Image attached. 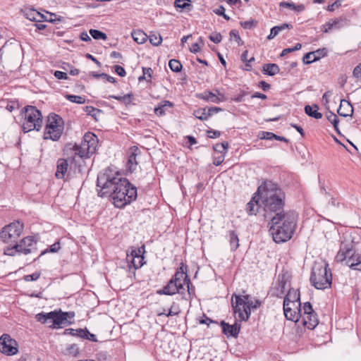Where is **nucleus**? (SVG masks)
<instances>
[{"instance_id": "1", "label": "nucleus", "mask_w": 361, "mask_h": 361, "mask_svg": "<svg viewBox=\"0 0 361 361\" xmlns=\"http://www.w3.org/2000/svg\"><path fill=\"white\" fill-rule=\"evenodd\" d=\"M96 185L97 195L111 197L117 208H124L137 197V188L119 172L114 173L110 167L98 173Z\"/></svg>"}, {"instance_id": "2", "label": "nucleus", "mask_w": 361, "mask_h": 361, "mask_svg": "<svg viewBox=\"0 0 361 361\" xmlns=\"http://www.w3.org/2000/svg\"><path fill=\"white\" fill-rule=\"evenodd\" d=\"M264 205V210L268 215H276L277 214H286L284 207L286 205V193L276 183L269 180H265L257 188V193H260Z\"/></svg>"}, {"instance_id": "3", "label": "nucleus", "mask_w": 361, "mask_h": 361, "mask_svg": "<svg viewBox=\"0 0 361 361\" xmlns=\"http://www.w3.org/2000/svg\"><path fill=\"white\" fill-rule=\"evenodd\" d=\"M298 215L293 211H287L286 214H277L271 216L269 233L276 243H282L290 240L296 230Z\"/></svg>"}, {"instance_id": "4", "label": "nucleus", "mask_w": 361, "mask_h": 361, "mask_svg": "<svg viewBox=\"0 0 361 361\" xmlns=\"http://www.w3.org/2000/svg\"><path fill=\"white\" fill-rule=\"evenodd\" d=\"M98 143V138L97 135L92 132H87L85 133L81 145H79L76 143H67L63 148L65 154L69 155L72 152L74 156L71 157V163L75 161V156H79L80 158L89 157V154H93Z\"/></svg>"}, {"instance_id": "5", "label": "nucleus", "mask_w": 361, "mask_h": 361, "mask_svg": "<svg viewBox=\"0 0 361 361\" xmlns=\"http://www.w3.org/2000/svg\"><path fill=\"white\" fill-rule=\"evenodd\" d=\"M310 281L316 289L324 290L330 288L332 283V274L329 264L315 263L311 271Z\"/></svg>"}, {"instance_id": "6", "label": "nucleus", "mask_w": 361, "mask_h": 361, "mask_svg": "<svg viewBox=\"0 0 361 361\" xmlns=\"http://www.w3.org/2000/svg\"><path fill=\"white\" fill-rule=\"evenodd\" d=\"M20 115L25 119L22 126L24 133H28L33 130L39 131L42 129L43 118L42 112L36 106L27 105L21 109Z\"/></svg>"}, {"instance_id": "7", "label": "nucleus", "mask_w": 361, "mask_h": 361, "mask_svg": "<svg viewBox=\"0 0 361 361\" xmlns=\"http://www.w3.org/2000/svg\"><path fill=\"white\" fill-rule=\"evenodd\" d=\"M63 130L64 121L62 117L55 113H50L47 116L43 137L44 140L58 141Z\"/></svg>"}, {"instance_id": "8", "label": "nucleus", "mask_w": 361, "mask_h": 361, "mask_svg": "<svg viewBox=\"0 0 361 361\" xmlns=\"http://www.w3.org/2000/svg\"><path fill=\"white\" fill-rule=\"evenodd\" d=\"M250 301H245L240 295L233 294L231 305L235 314H238L240 322H247L251 315Z\"/></svg>"}, {"instance_id": "9", "label": "nucleus", "mask_w": 361, "mask_h": 361, "mask_svg": "<svg viewBox=\"0 0 361 361\" xmlns=\"http://www.w3.org/2000/svg\"><path fill=\"white\" fill-rule=\"evenodd\" d=\"M302 324L308 329H314L319 324L317 314L310 302L304 303L302 309Z\"/></svg>"}, {"instance_id": "10", "label": "nucleus", "mask_w": 361, "mask_h": 361, "mask_svg": "<svg viewBox=\"0 0 361 361\" xmlns=\"http://www.w3.org/2000/svg\"><path fill=\"white\" fill-rule=\"evenodd\" d=\"M0 353L7 356L15 355L18 353V342L8 334L0 336Z\"/></svg>"}, {"instance_id": "11", "label": "nucleus", "mask_w": 361, "mask_h": 361, "mask_svg": "<svg viewBox=\"0 0 361 361\" xmlns=\"http://www.w3.org/2000/svg\"><path fill=\"white\" fill-rule=\"evenodd\" d=\"M179 293L182 296V299L188 300L185 295V288H183V284L181 283H176L172 280H169L167 283L163 286L162 288L157 290V294L159 295H173Z\"/></svg>"}, {"instance_id": "12", "label": "nucleus", "mask_w": 361, "mask_h": 361, "mask_svg": "<svg viewBox=\"0 0 361 361\" xmlns=\"http://www.w3.org/2000/svg\"><path fill=\"white\" fill-rule=\"evenodd\" d=\"M130 263L133 264L134 269L141 268L145 264L144 254L145 252V246L143 244L141 247L137 248L130 247Z\"/></svg>"}, {"instance_id": "13", "label": "nucleus", "mask_w": 361, "mask_h": 361, "mask_svg": "<svg viewBox=\"0 0 361 361\" xmlns=\"http://www.w3.org/2000/svg\"><path fill=\"white\" fill-rule=\"evenodd\" d=\"M37 240L34 236L28 235L21 239L18 245H20V253L24 255H28L33 252H36L37 248Z\"/></svg>"}, {"instance_id": "14", "label": "nucleus", "mask_w": 361, "mask_h": 361, "mask_svg": "<svg viewBox=\"0 0 361 361\" xmlns=\"http://www.w3.org/2000/svg\"><path fill=\"white\" fill-rule=\"evenodd\" d=\"M240 319L236 320L233 324H229L224 320L221 321L219 323L220 326L222 329V333L226 335L228 338L233 337L237 338L240 331L241 324Z\"/></svg>"}, {"instance_id": "15", "label": "nucleus", "mask_w": 361, "mask_h": 361, "mask_svg": "<svg viewBox=\"0 0 361 361\" xmlns=\"http://www.w3.org/2000/svg\"><path fill=\"white\" fill-rule=\"evenodd\" d=\"M291 276L288 271H283L278 276L277 287L276 296L283 298L286 290V286L290 283Z\"/></svg>"}, {"instance_id": "16", "label": "nucleus", "mask_w": 361, "mask_h": 361, "mask_svg": "<svg viewBox=\"0 0 361 361\" xmlns=\"http://www.w3.org/2000/svg\"><path fill=\"white\" fill-rule=\"evenodd\" d=\"M215 91L217 92L218 95L209 90H205L202 93L196 94V97L205 102L214 104H219L226 100L223 94L220 93L218 90H215Z\"/></svg>"}, {"instance_id": "17", "label": "nucleus", "mask_w": 361, "mask_h": 361, "mask_svg": "<svg viewBox=\"0 0 361 361\" xmlns=\"http://www.w3.org/2000/svg\"><path fill=\"white\" fill-rule=\"evenodd\" d=\"M327 53L328 51L326 48L318 49L316 51L306 53L302 57V62L305 64H310L326 56Z\"/></svg>"}, {"instance_id": "18", "label": "nucleus", "mask_w": 361, "mask_h": 361, "mask_svg": "<svg viewBox=\"0 0 361 361\" xmlns=\"http://www.w3.org/2000/svg\"><path fill=\"white\" fill-rule=\"evenodd\" d=\"M128 154L127 167L129 171L132 173L138 164L137 157L141 154V151L137 146L134 145L129 148Z\"/></svg>"}, {"instance_id": "19", "label": "nucleus", "mask_w": 361, "mask_h": 361, "mask_svg": "<svg viewBox=\"0 0 361 361\" xmlns=\"http://www.w3.org/2000/svg\"><path fill=\"white\" fill-rule=\"evenodd\" d=\"M349 255L345 264L352 270L361 271V253L357 252L352 245V252Z\"/></svg>"}, {"instance_id": "20", "label": "nucleus", "mask_w": 361, "mask_h": 361, "mask_svg": "<svg viewBox=\"0 0 361 361\" xmlns=\"http://www.w3.org/2000/svg\"><path fill=\"white\" fill-rule=\"evenodd\" d=\"M290 304L293 306L301 307L300 292L293 288H289L283 300V306L290 305Z\"/></svg>"}, {"instance_id": "21", "label": "nucleus", "mask_w": 361, "mask_h": 361, "mask_svg": "<svg viewBox=\"0 0 361 361\" xmlns=\"http://www.w3.org/2000/svg\"><path fill=\"white\" fill-rule=\"evenodd\" d=\"M295 310H293L290 305L283 306V312L286 319L298 322L302 317V308L300 306H293Z\"/></svg>"}, {"instance_id": "22", "label": "nucleus", "mask_w": 361, "mask_h": 361, "mask_svg": "<svg viewBox=\"0 0 361 361\" xmlns=\"http://www.w3.org/2000/svg\"><path fill=\"white\" fill-rule=\"evenodd\" d=\"M353 241L350 243L345 242H341L340 249L336 255V260L338 262H347L350 252H352V244Z\"/></svg>"}, {"instance_id": "23", "label": "nucleus", "mask_w": 361, "mask_h": 361, "mask_svg": "<svg viewBox=\"0 0 361 361\" xmlns=\"http://www.w3.org/2000/svg\"><path fill=\"white\" fill-rule=\"evenodd\" d=\"M24 226L20 221H14L6 226V229L11 233V237L13 238V242L21 235Z\"/></svg>"}, {"instance_id": "24", "label": "nucleus", "mask_w": 361, "mask_h": 361, "mask_svg": "<svg viewBox=\"0 0 361 361\" xmlns=\"http://www.w3.org/2000/svg\"><path fill=\"white\" fill-rule=\"evenodd\" d=\"M56 310L51 311L49 312H41L35 315V319L38 322L41 324H47L48 322L54 324L55 321Z\"/></svg>"}, {"instance_id": "25", "label": "nucleus", "mask_w": 361, "mask_h": 361, "mask_svg": "<svg viewBox=\"0 0 361 361\" xmlns=\"http://www.w3.org/2000/svg\"><path fill=\"white\" fill-rule=\"evenodd\" d=\"M337 112L339 116L343 117H347L352 116L353 114V107L350 102L345 99H341L340 106L338 107Z\"/></svg>"}, {"instance_id": "26", "label": "nucleus", "mask_w": 361, "mask_h": 361, "mask_svg": "<svg viewBox=\"0 0 361 361\" xmlns=\"http://www.w3.org/2000/svg\"><path fill=\"white\" fill-rule=\"evenodd\" d=\"M68 167V162L66 159H59L56 164V171L55 176L58 179H62L64 178Z\"/></svg>"}, {"instance_id": "27", "label": "nucleus", "mask_w": 361, "mask_h": 361, "mask_svg": "<svg viewBox=\"0 0 361 361\" xmlns=\"http://www.w3.org/2000/svg\"><path fill=\"white\" fill-rule=\"evenodd\" d=\"M64 326H66V324L63 317V311L61 310V309H58L56 310V317L54 324H51L49 326V328H51V329H57L63 328Z\"/></svg>"}, {"instance_id": "28", "label": "nucleus", "mask_w": 361, "mask_h": 361, "mask_svg": "<svg viewBox=\"0 0 361 361\" xmlns=\"http://www.w3.org/2000/svg\"><path fill=\"white\" fill-rule=\"evenodd\" d=\"M261 71L264 75L274 76L280 72V68L276 63H264Z\"/></svg>"}, {"instance_id": "29", "label": "nucleus", "mask_w": 361, "mask_h": 361, "mask_svg": "<svg viewBox=\"0 0 361 361\" xmlns=\"http://www.w3.org/2000/svg\"><path fill=\"white\" fill-rule=\"evenodd\" d=\"M305 113L310 117L320 119L322 118V114L319 112V106L317 104L306 105L304 108Z\"/></svg>"}, {"instance_id": "30", "label": "nucleus", "mask_w": 361, "mask_h": 361, "mask_svg": "<svg viewBox=\"0 0 361 361\" xmlns=\"http://www.w3.org/2000/svg\"><path fill=\"white\" fill-rule=\"evenodd\" d=\"M173 106V104L168 100H164L160 102L157 106L154 108V113L158 116H163L166 115V110L168 108Z\"/></svg>"}, {"instance_id": "31", "label": "nucleus", "mask_w": 361, "mask_h": 361, "mask_svg": "<svg viewBox=\"0 0 361 361\" xmlns=\"http://www.w3.org/2000/svg\"><path fill=\"white\" fill-rule=\"evenodd\" d=\"M286 28L292 29L293 25L290 23H283L280 25L274 26L271 29L269 35L267 36V39L271 40L274 39L281 31Z\"/></svg>"}, {"instance_id": "32", "label": "nucleus", "mask_w": 361, "mask_h": 361, "mask_svg": "<svg viewBox=\"0 0 361 361\" xmlns=\"http://www.w3.org/2000/svg\"><path fill=\"white\" fill-rule=\"evenodd\" d=\"M25 17L33 22H42V18H44L43 14H41L35 9H28L25 11Z\"/></svg>"}, {"instance_id": "33", "label": "nucleus", "mask_w": 361, "mask_h": 361, "mask_svg": "<svg viewBox=\"0 0 361 361\" xmlns=\"http://www.w3.org/2000/svg\"><path fill=\"white\" fill-rule=\"evenodd\" d=\"M131 35L134 41L140 44L145 43L148 38V36L140 30L133 31Z\"/></svg>"}, {"instance_id": "34", "label": "nucleus", "mask_w": 361, "mask_h": 361, "mask_svg": "<svg viewBox=\"0 0 361 361\" xmlns=\"http://www.w3.org/2000/svg\"><path fill=\"white\" fill-rule=\"evenodd\" d=\"M229 243L231 251H235L239 247V238L235 231H229Z\"/></svg>"}, {"instance_id": "35", "label": "nucleus", "mask_w": 361, "mask_h": 361, "mask_svg": "<svg viewBox=\"0 0 361 361\" xmlns=\"http://www.w3.org/2000/svg\"><path fill=\"white\" fill-rule=\"evenodd\" d=\"M61 249V243H60V240H58L56 242H55L54 244H52L51 245L49 246L47 249L44 250L43 251H42V252L40 253V255L38 256V257L34 259V262L36 261L37 259H38L40 257L49 253V252H51V253H56L59 250Z\"/></svg>"}, {"instance_id": "36", "label": "nucleus", "mask_w": 361, "mask_h": 361, "mask_svg": "<svg viewBox=\"0 0 361 361\" xmlns=\"http://www.w3.org/2000/svg\"><path fill=\"white\" fill-rule=\"evenodd\" d=\"M63 353L66 355H71L77 357L80 354V348L78 345L73 343L66 347Z\"/></svg>"}, {"instance_id": "37", "label": "nucleus", "mask_w": 361, "mask_h": 361, "mask_svg": "<svg viewBox=\"0 0 361 361\" xmlns=\"http://www.w3.org/2000/svg\"><path fill=\"white\" fill-rule=\"evenodd\" d=\"M173 6L176 9L181 11L186 9L190 11L192 7L190 0H175Z\"/></svg>"}, {"instance_id": "38", "label": "nucleus", "mask_w": 361, "mask_h": 361, "mask_svg": "<svg viewBox=\"0 0 361 361\" xmlns=\"http://www.w3.org/2000/svg\"><path fill=\"white\" fill-rule=\"evenodd\" d=\"M334 29H340L349 24L350 20L344 16L336 18L331 20Z\"/></svg>"}, {"instance_id": "39", "label": "nucleus", "mask_w": 361, "mask_h": 361, "mask_svg": "<svg viewBox=\"0 0 361 361\" xmlns=\"http://www.w3.org/2000/svg\"><path fill=\"white\" fill-rule=\"evenodd\" d=\"M20 245H18V242L16 241V243L13 246H7L4 250V254L8 256H14L16 254H21L20 253Z\"/></svg>"}, {"instance_id": "40", "label": "nucleus", "mask_w": 361, "mask_h": 361, "mask_svg": "<svg viewBox=\"0 0 361 361\" xmlns=\"http://www.w3.org/2000/svg\"><path fill=\"white\" fill-rule=\"evenodd\" d=\"M3 102H6L5 109L9 112L17 110L20 107V104L16 99L3 100Z\"/></svg>"}, {"instance_id": "41", "label": "nucleus", "mask_w": 361, "mask_h": 361, "mask_svg": "<svg viewBox=\"0 0 361 361\" xmlns=\"http://www.w3.org/2000/svg\"><path fill=\"white\" fill-rule=\"evenodd\" d=\"M193 115L200 121H207L209 118L207 116V107L198 108L194 110Z\"/></svg>"}, {"instance_id": "42", "label": "nucleus", "mask_w": 361, "mask_h": 361, "mask_svg": "<svg viewBox=\"0 0 361 361\" xmlns=\"http://www.w3.org/2000/svg\"><path fill=\"white\" fill-rule=\"evenodd\" d=\"M65 98L68 100L69 102H71L73 103H76L78 104H82L85 103V97L82 96H78L74 94H67L65 95Z\"/></svg>"}, {"instance_id": "43", "label": "nucleus", "mask_w": 361, "mask_h": 361, "mask_svg": "<svg viewBox=\"0 0 361 361\" xmlns=\"http://www.w3.org/2000/svg\"><path fill=\"white\" fill-rule=\"evenodd\" d=\"M81 333L82 334L80 338L88 340L92 342L98 341L96 335L90 333L87 327L83 328L82 331Z\"/></svg>"}, {"instance_id": "44", "label": "nucleus", "mask_w": 361, "mask_h": 361, "mask_svg": "<svg viewBox=\"0 0 361 361\" xmlns=\"http://www.w3.org/2000/svg\"><path fill=\"white\" fill-rule=\"evenodd\" d=\"M170 69L175 73H179L183 68V66L178 60L171 59L169 62Z\"/></svg>"}, {"instance_id": "45", "label": "nucleus", "mask_w": 361, "mask_h": 361, "mask_svg": "<svg viewBox=\"0 0 361 361\" xmlns=\"http://www.w3.org/2000/svg\"><path fill=\"white\" fill-rule=\"evenodd\" d=\"M228 148V142H223L221 143H217L213 146V149L219 153L225 154L227 152V149Z\"/></svg>"}, {"instance_id": "46", "label": "nucleus", "mask_w": 361, "mask_h": 361, "mask_svg": "<svg viewBox=\"0 0 361 361\" xmlns=\"http://www.w3.org/2000/svg\"><path fill=\"white\" fill-rule=\"evenodd\" d=\"M89 32H90V35L94 39L106 40L107 39V36H106V33L103 32L101 30H95V29H90Z\"/></svg>"}, {"instance_id": "47", "label": "nucleus", "mask_w": 361, "mask_h": 361, "mask_svg": "<svg viewBox=\"0 0 361 361\" xmlns=\"http://www.w3.org/2000/svg\"><path fill=\"white\" fill-rule=\"evenodd\" d=\"M148 38L153 46H159L162 42V37L160 34L151 32Z\"/></svg>"}, {"instance_id": "48", "label": "nucleus", "mask_w": 361, "mask_h": 361, "mask_svg": "<svg viewBox=\"0 0 361 361\" xmlns=\"http://www.w3.org/2000/svg\"><path fill=\"white\" fill-rule=\"evenodd\" d=\"M326 118H327V120L331 123H332V125L334 126V129L336 131L338 132V123H339V119L338 118L334 112L329 111V114H327V116H326Z\"/></svg>"}, {"instance_id": "49", "label": "nucleus", "mask_w": 361, "mask_h": 361, "mask_svg": "<svg viewBox=\"0 0 361 361\" xmlns=\"http://www.w3.org/2000/svg\"><path fill=\"white\" fill-rule=\"evenodd\" d=\"M0 238L4 243H8L9 241L13 242V238L11 237V233L6 229V226L2 228L0 231Z\"/></svg>"}, {"instance_id": "50", "label": "nucleus", "mask_w": 361, "mask_h": 361, "mask_svg": "<svg viewBox=\"0 0 361 361\" xmlns=\"http://www.w3.org/2000/svg\"><path fill=\"white\" fill-rule=\"evenodd\" d=\"M245 209L248 215H256L258 212L259 207H256L255 204L253 203V201H249L246 204Z\"/></svg>"}, {"instance_id": "51", "label": "nucleus", "mask_w": 361, "mask_h": 361, "mask_svg": "<svg viewBox=\"0 0 361 361\" xmlns=\"http://www.w3.org/2000/svg\"><path fill=\"white\" fill-rule=\"evenodd\" d=\"M82 328H79V329H76L69 328V329H66L63 331V335H71L72 336L80 338L82 333H80V332H82Z\"/></svg>"}, {"instance_id": "52", "label": "nucleus", "mask_w": 361, "mask_h": 361, "mask_svg": "<svg viewBox=\"0 0 361 361\" xmlns=\"http://www.w3.org/2000/svg\"><path fill=\"white\" fill-rule=\"evenodd\" d=\"M134 99L135 96L133 94V92H130L123 95V104H124L125 106L127 107H128L130 105H135V103H133Z\"/></svg>"}, {"instance_id": "53", "label": "nucleus", "mask_w": 361, "mask_h": 361, "mask_svg": "<svg viewBox=\"0 0 361 361\" xmlns=\"http://www.w3.org/2000/svg\"><path fill=\"white\" fill-rule=\"evenodd\" d=\"M257 21L254 19H250L246 21H240V25L246 30H251L257 26Z\"/></svg>"}, {"instance_id": "54", "label": "nucleus", "mask_w": 361, "mask_h": 361, "mask_svg": "<svg viewBox=\"0 0 361 361\" xmlns=\"http://www.w3.org/2000/svg\"><path fill=\"white\" fill-rule=\"evenodd\" d=\"M249 94V92L245 90H240L239 94L234 97L231 98V101L235 102L237 103L242 102L244 101V97Z\"/></svg>"}, {"instance_id": "55", "label": "nucleus", "mask_w": 361, "mask_h": 361, "mask_svg": "<svg viewBox=\"0 0 361 361\" xmlns=\"http://www.w3.org/2000/svg\"><path fill=\"white\" fill-rule=\"evenodd\" d=\"M63 317L66 322V326L71 325L74 323V321H71L70 319H72L75 317V313L73 311H69V312H63Z\"/></svg>"}, {"instance_id": "56", "label": "nucleus", "mask_w": 361, "mask_h": 361, "mask_svg": "<svg viewBox=\"0 0 361 361\" xmlns=\"http://www.w3.org/2000/svg\"><path fill=\"white\" fill-rule=\"evenodd\" d=\"M180 312V309L178 305L176 304L173 302L171 305V308L169 310L168 312L166 314V317H172L175 315H178Z\"/></svg>"}, {"instance_id": "57", "label": "nucleus", "mask_w": 361, "mask_h": 361, "mask_svg": "<svg viewBox=\"0 0 361 361\" xmlns=\"http://www.w3.org/2000/svg\"><path fill=\"white\" fill-rule=\"evenodd\" d=\"M84 111L87 113V115L91 116L95 120H97L95 112H97V113H99V114L102 112V110L94 108V107L91 106H86L84 108Z\"/></svg>"}, {"instance_id": "58", "label": "nucleus", "mask_w": 361, "mask_h": 361, "mask_svg": "<svg viewBox=\"0 0 361 361\" xmlns=\"http://www.w3.org/2000/svg\"><path fill=\"white\" fill-rule=\"evenodd\" d=\"M229 35L231 39L232 37L234 38V40L238 43V46H241L243 44V41L239 35V32L237 30H231L229 32Z\"/></svg>"}, {"instance_id": "59", "label": "nucleus", "mask_w": 361, "mask_h": 361, "mask_svg": "<svg viewBox=\"0 0 361 361\" xmlns=\"http://www.w3.org/2000/svg\"><path fill=\"white\" fill-rule=\"evenodd\" d=\"M41 275L40 271H35L32 274L25 275L23 276V279L25 281H37Z\"/></svg>"}, {"instance_id": "60", "label": "nucleus", "mask_w": 361, "mask_h": 361, "mask_svg": "<svg viewBox=\"0 0 361 361\" xmlns=\"http://www.w3.org/2000/svg\"><path fill=\"white\" fill-rule=\"evenodd\" d=\"M209 39L215 44H219L222 40V36L219 32H214L209 36Z\"/></svg>"}, {"instance_id": "61", "label": "nucleus", "mask_w": 361, "mask_h": 361, "mask_svg": "<svg viewBox=\"0 0 361 361\" xmlns=\"http://www.w3.org/2000/svg\"><path fill=\"white\" fill-rule=\"evenodd\" d=\"M221 133L216 130L209 129L206 131V135L207 137L210 139H214L219 137L221 135Z\"/></svg>"}, {"instance_id": "62", "label": "nucleus", "mask_w": 361, "mask_h": 361, "mask_svg": "<svg viewBox=\"0 0 361 361\" xmlns=\"http://www.w3.org/2000/svg\"><path fill=\"white\" fill-rule=\"evenodd\" d=\"M223 109L218 106L207 107V116L209 118L215 114L222 111Z\"/></svg>"}, {"instance_id": "63", "label": "nucleus", "mask_w": 361, "mask_h": 361, "mask_svg": "<svg viewBox=\"0 0 361 361\" xmlns=\"http://www.w3.org/2000/svg\"><path fill=\"white\" fill-rule=\"evenodd\" d=\"M187 287V293H185L186 297L188 298L187 300L191 299V297L193 296L195 293V288L193 284L191 283Z\"/></svg>"}, {"instance_id": "64", "label": "nucleus", "mask_w": 361, "mask_h": 361, "mask_svg": "<svg viewBox=\"0 0 361 361\" xmlns=\"http://www.w3.org/2000/svg\"><path fill=\"white\" fill-rule=\"evenodd\" d=\"M353 76L361 80V63H359L353 70Z\"/></svg>"}]
</instances>
